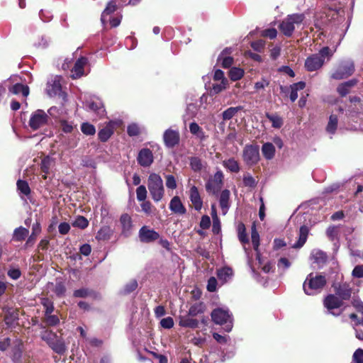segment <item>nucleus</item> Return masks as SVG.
I'll list each match as a JSON object with an SVG mask.
<instances>
[{"label": "nucleus", "mask_w": 363, "mask_h": 363, "mask_svg": "<svg viewBox=\"0 0 363 363\" xmlns=\"http://www.w3.org/2000/svg\"><path fill=\"white\" fill-rule=\"evenodd\" d=\"M262 152L266 160H272L275 155V147L271 143H266L262 147Z\"/></svg>", "instance_id": "72a5a7b5"}, {"label": "nucleus", "mask_w": 363, "mask_h": 363, "mask_svg": "<svg viewBox=\"0 0 363 363\" xmlns=\"http://www.w3.org/2000/svg\"><path fill=\"white\" fill-rule=\"evenodd\" d=\"M243 184L247 187L250 188H255L257 184V182L255 180V179L249 173L245 174L243 176Z\"/></svg>", "instance_id": "5fc2aeb1"}, {"label": "nucleus", "mask_w": 363, "mask_h": 363, "mask_svg": "<svg viewBox=\"0 0 363 363\" xmlns=\"http://www.w3.org/2000/svg\"><path fill=\"white\" fill-rule=\"evenodd\" d=\"M352 358L355 363H363V350L357 349L354 352Z\"/></svg>", "instance_id": "774afa93"}, {"label": "nucleus", "mask_w": 363, "mask_h": 363, "mask_svg": "<svg viewBox=\"0 0 363 363\" xmlns=\"http://www.w3.org/2000/svg\"><path fill=\"white\" fill-rule=\"evenodd\" d=\"M138 287V282L136 280L133 279L130 280L129 282H128L124 288H123V293L125 294H129L134 291Z\"/></svg>", "instance_id": "bf43d9fd"}, {"label": "nucleus", "mask_w": 363, "mask_h": 363, "mask_svg": "<svg viewBox=\"0 0 363 363\" xmlns=\"http://www.w3.org/2000/svg\"><path fill=\"white\" fill-rule=\"evenodd\" d=\"M359 313L360 317H358L354 313H352L350 315V318L353 321V328L356 333V337L363 340V306L359 310Z\"/></svg>", "instance_id": "ddd939ff"}, {"label": "nucleus", "mask_w": 363, "mask_h": 363, "mask_svg": "<svg viewBox=\"0 0 363 363\" xmlns=\"http://www.w3.org/2000/svg\"><path fill=\"white\" fill-rule=\"evenodd\" d=\"M213 321L218 325H224L226 332L231 331L233 328V318L228 308H217L211 313Z\"/></svg>", "instance_id": "20e7f679"}, {"label": "nucleus", "mask_w": 363, "mask_h": 363, "mask_svg": "<svg viewBox=\"0 0 363 363\" xmlns=\"http://www.w3.org/2000/svg\"><path fill=\"white\" fill-rule=\"evenodd\" d=\"M189 198L196 211H200L203 206V201L200 196L199 190L196 186H193L189 191Z\"/></svg>", "instance_id": "6ab92c4d"}, {"label": "nucleus", "mask_w": 363, "mask_h": 363, "mask_svg": "<svg viewBox=\"0 0 363 363\" xmlns=\"http://www.w3.org/2000/svg\"><path fill=\"white\" fill-rule=\"evenodd\" d=\"M137 161L143 167H150L154 161L152 152L149 148L141 149L138 152Z\"/></svg>", "instance_id": "f8f14e48"}, {"label": "nucleus", "mask_w": 363, "mask_h": 363, "mask_svg": "<svg viewBox=\"0 0 363 363\" xmlns=\"http://www.w3.org/2000/svg\"><path fill=\"white\" fill-rule=\"evenodd\" d=\"M60 126H61L62 130L65 133H69L74 129L73 123L67 121L66 120L60 121Z\"/></svg>", "instance_id": "052dcab7"}, {"label": "nucleus", "mask_w": 363, "mask_h": 363, "mask_svg": "<svg viewBox=\"0 0 363 363\" xmlns=\"http://www.w3.org/2000/svg\"><path fill=\"white\" fill-rule=\"evenodd\" d=\"M139 238L141 242L148 243L160 238V234L147 226H143L139 230Z\"/></svg>", "instance_id": "9b49d317"}, {"label": "nucleus", "mask_w": 363, "mask_h": 363, "mask_svg": "<svg viewBox=\"0 0 363 363\" xmlns=\"http://www.w3.org/2000/svg\"><path fill=\"white\" fill-rule=\"evenodd\" d=\"M291 266V262L286 257H281L278 262H277V267L279 269L285 271L287 269H289Z\"/></svg>", "instance_id": "e2e57ef3"}, {"label": "nucleus", "mask_w": 363, "mask_h": 363, "mask_svg": "<svg viewBox=\"0 0 363 363\" xmlns=\"http://www.w3.org/2000/svg\"><path fill=\"white\" fill-rule=\"evenodd\" d=\"M266 117L272 122V126L274 128H280L283 125L282 118L277 114L266 113Z\"/></svg>", "instance_id": "a18cd8bd"}, {"label": "nucleus", "mask_w": 363, "mask_h": 363, "mask_svg": "<svg viewBox=\"0 0 363 363\" xmlns=\"http://www.w3.org/2000/svg\"><path fill=\"white\" fill-rule=\"evenodd\" d=\"M47 92L50 96L60 95L62 93V86L60 84V77L55 76V78L48 83Z\"/></svg>", "instance_id": "f3484780"}, {"label": "nucleus", "mask_w": 363, "mask_h": 363, "mask_svg": "<svg viewBox=\"0 0 363 363\" xmlns=\"http://www.w3.org/2000/svg\"><path fill=\"white\" fill-rule=\"evenodd\" d=\"M81 130L86 135H94L96 133L94 125L88 122L82 123Z\"/></svg>", "instance_id": "603ef678"}, {"label": "nucleus", "mask_w": 363, "mask_h": 363, "mask_svg": "<svg viewBox=\"0 0 363 363\" xmlns=\"http://www.w3.org/2000/svg\"><path fill=\"white\" fill-rule=\"evenodd\" d=\"M219 281L224 284L232 279L233 277V271L229 267H224L217 269L216 272Z\"/></svg>", "instance_id": "b1692460"}, {"label": "nucleus", "mask_w": 363, "mask_h": 363, "mask_svg": "<svg viewBox=\"0 0 363 363\" xmlns=\"http://www.w3.org/2000/svg\"><path fill=\"white\" fill-rule=\"evenodd\" d=\"M242 159L248 166L257 164L260 159L259 146L256 145H245L242 150Z\"/></svg>", "instance_id": "423d86ee"}, {"label": "nucleus", "mask_w": 363, "mask_h": 363, "mask_svg": "<svg viewBox=\"0 0 363 363\" xmlns=\"http://www.w3.org/2000/svg\"><path fill=\"white\" fill-rule=\"evenodd\" d=\"M52 162V159L49 156L45 157L42 160L41 163H40V169L45 174L49 173Z\"/></svg>", "instance_id": "864d4df0"}, {"label": "nucleus", "mask_w": 363, "mask_h": 363, "mask_svg": "<svg viewBox=\"0 0 363 363\" xmlns=\"http://www.w3.org/2000/svg\"><path fill=\"white\" fill-rule=\"evenodd\" d=\"M169 209L172 212L178 215H184L186 210L179 196H174L169 202Z\"/></svg>", "instance_id": "aec40b11"}, {"label": "nucleus", "mask_w": 363, "mask_h": 363, "mask_svg": "<svg viewBox=\"0 0 363 363\" xmlns=\"http://www.w3.org/2000/svg\"><path fill=\"white\" fill-rule=\"evenodd\" d=\"M50 40L45 37L42 36L38 42L34 43V46L37 48L45 49L49 45Z\"/></svg>", "instance_id": "680f3d73"}, {"label": "nucleus", "mask_w": 363, "mask_h": 363, "mask_svg": "<svg viewBox=\"0 0 363 363\" xmlns=\"http://www.w3.org/2000/svg\"><path fill=\"white\" fill-rule=\"evenodd\" d=\"M223 167L231 172L237 173L240 171L238 162L234 158H229L222 162Z\"/></svg>", "instance_id": "c9c22d12"}, {"label": "nucleus", "mask_w": 363, "mask_h": 363, "mask_svg": "<svg viewBox=\"0 0 363 363\" xmlns=\"http://www.w3.org/2000/svg\"><path fill=\"white\" fill-rule=\"evenodd\" d=\"M326 282L325 276L310 273L303 283V290L308 296H315L320 293Z\"/></svg>", "instance_id": "f257e3e1"}, {"label": "nucleus", "mask_w": 363, "mask_h": 363, "mask_svg": "<svg viewBox=\"0 0 363 363\" xmlns=\"http://www.w3.org/2000/svg\"><path fill=\"white\" fill-rule=\"evenodd\" d=\"M309 229L306 225H302L299 229V235L298 241L293 244V248H301L303 246L307 240Z\"/></svg>", "instance_id": "c756f323"}, {"label": "nucleus", "mask_w": 363, "mask_h": 363, "mask_svg": "<svg viewBox=\"0 0 363 363\" xmlns=\"http://www.w3.org/2000/svg\"><path fill=\"white\" fill-rule=\"evenodd\" d=\"M18 320V314L14 312L8 313L4 318L6 325L9 328L14 327Z\"/></svg>", "instance_id": "3c124183"}, {"label": "nucleus", "mask_w": 363, "mask_h": 363, "mask_svg": "<svg viewBox=\"0 0 363 363\" xmlns=\"http://www.w3.org/2000/svg\"><path fill=\"white\" fill-rule=\"evenodd\" d=\"M17 189L20 194L23 196H28L30 193V189L27 182L19 179L17 183Z\"/></svg>", "instance_id": "de8ad7c7"}, {"label": "nucleus", "mask_w": 363, "mask_h": 363, "mask_svg": "<svg viewBox=\"0 0 363 363\" xmlns=\"http://www.w3.org/2000/svg\"><path fill=\"white\" fill-rule=\"evenodd\" d=\"M9 91L13 94H22L26 97L29 94V88L27 85L17 83L9 88Z\"/></svg>", "instance_id": "473e14b6"}, {"label": "nucleus", "mask_w": 363, "mask_h": 363, "mask_svg": "<svg viewBox=\"0 0 363 363\" xmlns=\"http://www.w3.org/2000/svg\"><path fill=\"white\" fill-rule=\"evenodd\" d=\"M189 164L194 172H200L203 167L204 164L201 159L198 157H191L189 159Z\"/></svg>", "instance_id": "a19ab883"}, {"label": "nucleus", "mask_w": 363, "mask_h": 363, "mask_svg": "<svg viewBox=\"0 0 363 363\" xmlns=\"http://www.w3.org/2000/svg\"><path fill=\"white\" fill-rule=\"evenodd\" d=\"M40 337L43 340L46 342L48 345L52 344L54 340L57 337V335L56 333L50 331L45 330L41 332L40 333Z\"/></svg>", "instance_id": "c03bdc74"}, {"label": "nucleus", "mask_w": 363, "mask_h": 363, "mask_svg": "<svg viewBox=\"0 0 363 363\" xmlns=\"http://www.w3.org/2000/svg\"><path fill=\"white\" fill-rule=\"evenodd\" d=\"M88 63V59L85 57H81L74 63L72 69L71 77L72 79H78L84 74V68Z\"/></svg>", "instance_id": "2eb2a0df"}, {"label": "nucleus", "mask_w": 363, "mask_h": 363, "mask_svg": "<svg viewBox=\"0 0 363 363\" xmlns=\"http://www.w3.org/2000/svg\"><path fill=\"white\" fill-rule=\"evenodd\" d=\"M114 123L110 121L104 128L99 131V139L101 142H106L113 134Z\"/></svg>", "instance_id": "bb28decb"}, {"label": "nucleus", "mask_w": 363, "mask_h": 363, "mask_svg": "<svg viewBox=\"0 0 363 363\" xmlns=\"http://www.w3.org/2000/svg\"><path fill=\"white\" fill-rule=\"evenodd\" d=\"M343 305V301L337 296L330 294L324 300V306L328 309L329 313L337 316L342 313L340 308Z\"/></svg>", "instance_id": "0eeeda50"}, {"label": "nucleus", "mask_w": 363, "mask_h": 363, "mask_svg": "<svg viewBox=\"0 0 363 363\" xmlns=\"http://www.w3.org/2000/svg\"><path fill=\"white\" fill-rule=\"evenodd\" d=\"M140 126L137 123H132L128 125L127 133L129 136H130V137L137 136L140 134Z\"/></svg>", "instance_id": "4d7b16f0"}, {"label": "nucleus", "mask_w": 363, "mask_h": 363, "mask_svg": "<svg viewBox=\"0 0 363 363\" xmlns=\"http://www.w3.org/2000/svg\"><path fill=\"white\" fill-rule=\"evenodd\" d=\"M163 140L165 146L172 148L179 143L180 135L177 130L169 128L163 134Z\"/></svg>", "instance_id": "9d476101"}, {"label": "nucleus", "mask_w": 363, "mask_h": 363, "mask_svg": "<svg viewBox=\"0 0 363 363\" xmlns=\"http://www.w3.org/2000/svg\"><path fill=\"white\" fill-rule=\"evenodd\" d=\"M242 109V107L239 106L236 107H230L222 113V118L223 121H229L232 119L239 111Z\"/></svg>", "instance_id": "4c0bfd02"}, {"label": "nucleus", "mask_w": 363, "mask_h": 363, "mask_svg": "<svg viewBox=\"0 0 363 363\" xmlns=\"http://www.w3.org/2000/svg\"><path fill=\"white\" fill-rule=\"evenodd\" d=\"M228 80L220 81V82L213 83L210 91L211 95L218 94L227 89Z\"/></svg>", "instance_id": "f704fd0d"}, {"label": "nucleus", "mask_w": 363, "mask_h": 363, "mask_svg": "<svg viewBox=\"0 0 363 363\" xmlns=\"http://www.w3.org/2000/svg\"><path fill=\"white\" fill-rule=\"evenodd\" d=\"M28 233L29 231L27 228L18 227L14 230L13 239L18 242L22 241L27 237Z\"/></svg>", "instance_id": "ea45409f"}, {"label": "nucleus", "mask_w": 363, "mask_h": 363, "mask_svg": "<svg viewBox=\"0 0 363 363\" xmlns=\"http://www.w3.org/2000/svg\"><path fill=\"white\" fill-rule=\"evenodd\" d=\"M179 325L184 328H196L199 326V321L188 316H180Z\"/></svg>", "instance_id": "2f4dec72"}, {"label": "nucleus", "mask_w": 363, "mask_h": 363, "mask_svg": "<svg viewBox=\"0 0 363 363\" xmlns=\"http://www.w3.org/2000/svg\"><path fill=\"white\" fill-rule=\"evenodd\" d=\"M323 65V59L315 54L308 57L305 62V67L309 72H313L320 69Z\"/></svg>", "instance_id": "dca6fc26"}, {"label": "nucleus", "mask_w": 363, "mask_h": 363, "mask_svg": "<svg viewBox=\"0 0 363 363\" xmlns=\"http://www.w3.org/2000/svg\"><path fill=\"white\" fill-rule=\"evenodd\" d=\"M147 189L143 185L139 186L136 189V196L139 201H144L147 198Z\"/></svg>", "instance_id": "13d9d810"}, {"label": "nucleus", "mask_w": 363, "mask_h": 363, "mask_svg": "<svg viewBox=\"0 0 363 363\" xmlns=\"http://www.w3.org/2000/svg\"><path fill=\"white\" fill-rule=\"evenodd\" d=\"M340 232V225H330L326 230L328 238L334 242V247L335 250L339 248V234Z\"/></svg>", "instance_id": "4be33fe9"}, {"label": "nucleus", "mask_w": 363, "mask_h": 363, "mask_svg": "<svg viewBox=\"0 0 363 363\" xmlns=\"http://www.w3.org/2000/svg\"><path fill=\"white\" fill-rule=\"evenodd\" d=\"M232 52V48H225L218 57V62L220 63L223 67L228 68L233 62V58L230 56Z\"/></svg>", "instance_id": "a211bd4d"}, {"label": "nucleus", "mask_w": 363, "mask_h": 363, "mask_svg": "<svg viewBox=\"0 0 363 363\" xmlns=\"http://www.w3.org/2000/svg\"><path fill=\"white\" fill-rule=\"evenodd\" d=\"M189 131L200 141H204L208 138V135L205 133L202 128H201L196 122H192L189 124Z\"/></svg>", "instance_id": "cd10ccee"}, {"label": "nucleus", "mask_w": 363, "mask_h": 363, "mask_svg": "<svg viewBox=\"0 0 363 363\" xmlns=\"http://www.w3.org/2000/svg\"><path fill=\"white\" fill-rule=\"evenodd\" d=\"M244 70L239 67H232L229 71V77L232 81H238L244 76Z\"/></svg>", "instance_id": "09e8293b"}, {"label": "nucleus", "mask_w": 363, "mask_h": 363, "mask_svg": "<svg viewBox=\"0 0 363 363\" xmlns=\"http://www.w3.org/2000/svg\"><path fill=\"white\" fill-rule=\"evenodd\" d=\"M358 82V80L356 79H352L350 80H348L345 82L341 83L338 85L337 87V91L341 96H345L347 94L350 93V89L354 86Z\"/></svg>", "instance_id": "393cba45"}, {"label": "nucleus", "mask_w": 363, "mask_h": 363, "mask_svg": "<svg viewBox=\"0 0 363 363\" xmlns=\"http://www.w3.org/2000/svg\"><path fill=\"white\" fill-rule=\"evenodd\" d=\"M48 121V114L43 110L38 109L31 114L29 125L32 130H36L47 125Z\"/></svg>", "instance_id": "6e6552de"}, {"label": "nucleus", "mask_w": 363, "mask_h": 363, "mask_svg": "<svg viewBox=\"0 0 363 363\" xmlns=\"http://www.w3.org/2000/svg\"><path fill=\"white\" fill-rule=\"evenodd\" d=\"M45 316V320H46V323L48 325L55 326V325H57V324H59V323H60L59 318L55 315H52V313H51L49 315H46Z\"/></svg>", "instance_id": "69168bd1"}, {"label": "nucleus", "mask_w": 363, "mask_h": 363, "mask_svg": "<svg viewBox=\"0 0 363 363\" xmlns=\"http://www.w3.org/2000/svg\"><path fill=\"white\" fill-rule=\"evenodd\" d=\"M56 353L62 354L66 351V347L63 340L58 337L54 340L52 344L49 345Z\"/></svg>", "instance_id": "58836bf2"}, {"label": "nucleus", "mask_w": 363, "mask_h": 363, "mask_svg": "<svg viewBox=\"0 0 363 363\" xmlns=\"http://www.w3.org/2000/svg\"><path fill=\"white\" fill-rule=\"evenodd\" d=\"M305 18L306 16L303 13L288 15L279 24V29L284 35L290 37L292 35L296 27L299 26Z\"/></svg>", "instance_id": "7ed1b4c3"}, {"label": "nucleus", "mask_w": 363, "mask_h": 363, "mask_svg": "<svg viewBox=\"0 0 363 363\" xmlns=\"http://www.w3.org/2000/svg\"><path fill=\"white\" fill-rule=\"evenodd\" d=\"M251 239H252V243L254 250L257 252L256 258H257V261L259 262V263L261 264H262L261 255H260V253L259 251V235L258 232L257 231L255 225H253L252 227Z\"/></svg>", "instance_id": "c85d7f7f"}, {"label": "nucleus", "mask_w": 363, "mask_h": 363, "mask_svg": "<svg viewBox=\"0 0 363 363\" xmlns=\"http://www.w3.org/2000/svg\"><path fill=\"white\" fill-rule=\"evenodd\" d=\"M41 304L45 308V315L51 314L54 311L53 303L48 298L41 299Z\"/></svg>", "instance_id": "6e6d98bb"}, {"label": "nucleus", "mask_w": 363, "mask_h": 363, "mask_svg": "<svg viewBox=\"0 0 363 363\" xmlns=\"http://www.w3.org/2000/svg\"><path fill=\"white\" fill-rule=\"evenodd\" d=\"M223 177L222 171L218 170L206 182V191L213 194H217L222 188Z\"/></svg>", "instance_id": "1a4fd4ad"}, {"label": "nucleus", "mask_w": 363, "mask_h": 363, "mask_svg": "<svg viewBox=\"0 0 363 363\" xmlns=\"http://www.w3.org/2000/svg\"><path fill=\"white\" fill-rule=\"evenodd\" d=\"M116 10V5L113 1H110L107 4L106 9L103 11L101 17V21L103 24L108 21V16L113 13Z\"/></svg>", "instance_id": "e433bc0d"}, {"label": "nucleus", "mask_w": 363, "mask_h": 363, "mask_svg": "<svg viewBox=\"0 0 363 363\" xmlns=\"http://www.w3.org/2000/svg\"><path fill=\"white\" fill-rule=\"evenodd\" d=\"M86 106L89 111L96 113L99 118L103 117L106 113L104 106L99 99L87 102Z\"/></svg>", "instance_id": "412c9836"}, {"label": "nucleus", "mask_w": 363, "mask_h": 363, "mask_svg": "<svg viewBox=\"0 0 363 363\" xmlns=\"http://www.w3.org/2000/svg\"><path fill=\"white\" fill-rule=\"evenodd\" d=\"M269 80L265 77H262L260 80L256 82L254 84L255 93H259L265 89L269 85Z\"/></svg>", "instance_id": "8fccbe9b"}, {"label": "nucleus", "mask_w": 363, "mask_h": 363, "mask_svg": "<svg viewBox=\"0 0 363 363\" xmlns=\"http://www.w3.org/2000/svg\"><path fill=\"white\" fill-rule=\"evenodd\" d=\"M311 257L313 262L318 265H322L327 261L326 253L318 249L312 250Z\"/></svg>", "instance_id": "7c9ffc66"}, {"label": "nucleus", "mask_w": 363, "mask_h": 363, "mask_svg": "<svg viewBox=\"0 0 363 363\" xmlns=\"http://www.w3.org/2000/svg\"><path fill=\"white\" fill-rule=\"evenodd\" d=\"M338 123L337 116L335 114H331L329 118V121L326 127V131L333 135L335 133Z\"/></svg>", "instance_id": "79ce46f5"}, {"label": "nucleus", "mask_w": 363, "mask_h": 363, "mask_svg": "<svg viewBox=\"0 0 363 363\" xmlns=\"http://www.w3.org/2000/svg\"><path fill=\"white\" fill-rule=\"evenodd\" d=\"M147 187L154 201L159 202L162 199L164 194V188L162 179L159 174L151 173L149 175Z\"/></svg>", "instance_id": "f03ea898"}, {"label": "nucleus", "mask_w": 363, "mask_h": 363, "mask_svg": "<svg viewBox=\"0 0 363 363\" xmlns=\"http://www.w3.org/2000/svg\"><path fill=\"white\" fill-rule=\"evenodd\" d=\"M230 191L228 189H224L220 193L219 198V203L221 208L223 215H225L230 208Z\"/></svg>", "instance_id": "a878e982"}, {"label": "nucleus", "mask_w": 363, "mask_h": 363, "mask_svg": "<svg viewBox=\"0 0 363 363\" xmlns=\"http://www.w3.org/2000/svg\"><path fill=\"white\" fill-rule=\"evenodd\" d=\"M166 179V186L170 189H175L177 188V182L174 177L172 174H167L165 176Z\"/></svg>", "instance_id": "0e129e2a"}, {"label": "nucleus", "mask_w": 363, "mask_h": 363, "mask_svg": "<svg viewBox=\"0 0 363 363\" xmlns=\"http://www.w3.org/2000/svg\"><path fill=\"white\" fill-rule=\"evenodd\" d=\"M238 236L240 242L242 244L248 243L249 240L246 233L245 226L243 223L238 225Z\"/></svg>", "instance_id": "49530a36"}, {"label": "nucleus", "mask_w": 363, "mask_h": 363, "mask_svg": "<svg viewBox=\"0 0 363 363\" xmlns=\"http://www.w3.org/2000/svg\"><path fill=\"white\" fill-rule=\"evenodd\" d=\"M120 223L121 225V233L125 237L130 236L133 233V225L131 217L127 214L123 213L120 218Z\"/></svg>", "instance_id": "4468645a"}, {"label": "nucleus", "mask_w": 363, "mask_h": 363, "mask_svg": "<svg viewBox=\"0 0 363 363\" xmlns=\"http://www.w3.org/2000/svg\"><path fill=\"white\" fill-rule=\"evenodd\" d=\"M335 294L338 298H340L342 301L343 300H348L351 296V289L350 286L346 284H341L335 286Z\"/></svg>", "instance_id": "5701e85b"}, {"label": "nucleus", "mask_w": 363, "mask_h": 363, "mask_svg": "<svg viewBox=\"0 0 363 363\" xmlns=\"http://www.w3.org/2000/svg\"><path fill=\"white\" fill-rule=\"evenodd\" d=\"M354 72V62L347 59L341 61L337 68L331 74V78L336 80H341L350 77Z\"/></svg>", "instance_id": "39448f33"}, {"label": "nucleus", "mask_w": 363, "mask_h": 363, "mask_svg": "<svg viewBox=\"0 0 363 363\" xmlns=\"http://www.w3.org/2000/svg\"><path fill=\"white\" fill-rule=\"evenodd\" d=\"M205 311V306L203 303H196L191 306L189 310V315L191 316H196L201 314Z\"/></svg>", "instance_id": "37998d69"}, {"label": "nucleus", "mask_w": 363, "mask_h": 363, "mask_svg": "<svg viewBox=\"0 0 363 363\" xmlns=\"http://www.w3.org/2000/svg\"><path fill=\"white\" fill-rule=\"evenodd\" d=\"M352 276L354 278H363V264L355 266L352 272Z\"/></svg>", "instance_id": "338daca9"}]
</instances>
